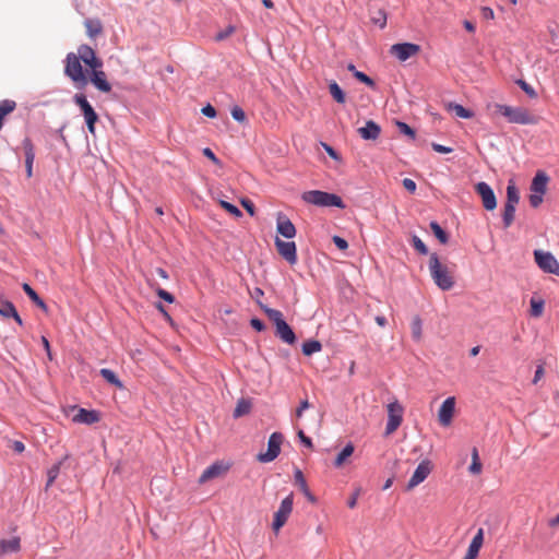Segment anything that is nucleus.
<instances>
[{
  "mask_svg": "<svg viewBox=\"0 0 559 559\" xmlns=\"http://www.w3.org/2000/svg\"><path fill=\"white\" fill-rule=\"evenodd\" d=\"M95 51L90 45L82 44L78 47V53L69 52L66 57L64 75L68 76L78 88H84L88 83V70H84V52Z\"/></svg>",
  "mask_w": 559,
  "mask_h": 559,
  "instance_id": "f257e3e1",
  "label": "nucleus"
},
{
  "mask_svg": "<svg viewBox=\"0 0 559 559\" xmlns=\"http://www.w3.org/2000/svg\"><path fill=\"white\" fill-rule=\"evenodd\" d=\"M84 64L90 69L88 82H91L95 88L103 93H109L111 91V84L108 82L105 72L102 70L103 60L97 57L95 51L91 53L84 52Z\"/></svg>",
  "mask_w": 559,
  "mask_h": 559,
  "instance_id": "f03ea898",
  "label": "nucleus"
},
{
  "mask_svg": "<svg viewBox=\"0 0 559 559\" xmlns=\"http://www.w3.org/2000/svg\"><path fill=\"white\" fill-rule=\"evenodd\" d=\"M301 200L318 207H336L344 210L346 207L343 199L333 192L322 190H308L301 193Z\"/></svg>",
  "mask_w": 559,
  "mask_h": 559,
  "instance_id": "7ed1b4c3",
  "label": "nucleus"
},
{
  "mask_svg": "<svg viewBox=\"0 0 559 559\" xmlns=\"http://www.w3.org/2000/svg\"><path fill=\"white\" fill-rule=\"evenodd\" d=\"M497 112L503 116L508 122L531 126L538 122V118L523 107H513L504 104L495 105Z\"/></svg>",
  "mask_w": 559,
  "mask_h": 559,
  "instance_id": "20e7f679",
  "label": "nucleus"
},
{
  "mask_svg": "<svg viewBox=\"0 0 559 559\" xmlns=\"http://www.w3.org/2000/svg\"><path fill=\"white\" fill-rule=\"evenodd\" d=\"M429 271L435 284L441 290H450L453 287V277L448 272L447 266L441 264L437 253L430 254Z\"/></svg>",
  "mask_w": 559,
  "mask_h": 559,
  "instance_id": "39448f33",
  "label": "nucleus"
},
{
  "mask_svg": "<svg viewBox=\"0 0 559 559\" xmlns=\"http://www.w3.org/2000/svg\"><path fill=\"white\" fill-rule=\"evenodd\" d=\"M74 104L80 108L81 114L84 117L86 128L91 134H95L96 123L99 119L98 114L94 107L87 100L86 96L82 93H76L73 96Z\"/></svg>",
  "mask_w": 559,
  "mask_h": 559,
  "instance_id": "423d86ee",
  "label": "nucleus"
},
{
  "mask_svg": "<svg viewBox=\"0 0 559 559\" xmlns=\"http://www.w3.org/2000/svg\"><path fill=\"white\" fill-rule=\"evenodd\" d=\"M284 436L282 432L275 431L273 432L267 440V449L265 452H260L257 455V460L260 463H270L273 462L281 453V445L283 442Z\"/></svg>",
  "mask_w": 559,
  "mask_h": 559,
  "instance_id": "0eeeda50",
  "label": "nucleus"
},
{
  "mask_svg": "<svg viewBox=\"0 0 559 559\" xmlns=\"http://www.w3.org/2000/svg\"><path fill=\"white\" fill-rule=\"evenodd\" d=\"M534 260L543 272L559 276V262L551 252L536 249Z\"/></svg>",
  "mask_w": 559,
  "mask_h": 559,
  "instance_id": "6e6552de",
  "label": "nucleus"
},
{
  "mask_svg": "<svg viewBox=\"0 0 559 559\" xmlns=\"http://www.w3.org/2000/svg\"><path fill=\"white\" fill-rule=\"evenodd\" d=\"M293 504L294 495L290 492L286 498L282 500L278 510L274 513L272 528L275 532L280 531L287 522V519L293 511Z\"/></svg>",
  "mask_w": 559,
  "mask_h": 559,
  "instance_id": "1a4fd4ad",
  "label": "nucleus"
},
{
  "mask_svg": "<svg viewBox=\"0 0 559 559\" xmlns=\"http://www.w3.org/2000/svg\"><path fill=\"white\" fill-rule=\"evenodd\" d=\"M404 408L399 401H393L388 405V421L385 426V435L393 433L403 421Z\"/></svg>",
  "mask_w": 559,
  "mask_h": 559,
  "instance_id": "9d476101",
  "label": "nucleus"
},
{
  "mask_svg": "<svg viewBox=\"0 0 559 559\" xmlns=\"http://www.w3.org/2000/svg\"><path fill=\"white\" fill-rule=\"evenodd\" d=\"M475 192L480 197L486 211H493L497 207V198L490 185L479 181L475 185Z\"/></svg>",
  "mask_w": 559,
  "mask_h": 559,
  "instance_id": "9b49d317",
  "label": "nucleus"
},
{
  "mask_svg": "<svg viewBox=\"0 0 559 559\" xmlns=\"http://www.w3.org/2000/svg\"><path fill=\"white\" fill-rule=\"evenodd\" d=\"M274 245L277 249L278 254L287 261L290 265L297 263V246L295 241H284L278 237H275Z\"/></svg>",
  "mask_w": 559,
  "mask_h": 559,
  "instance_id": "f8f14e48",
  "label": "nucleus"
},
{
  "mask_svg": "<svg viewBox=\"0 0 559 559\" xmlns=\"http://www.w3.org/2000/svg\"><path fill=\"white\" fill-rule=\"evenodd\" d=\"M391 53L394 55L400 61H406L411 57L420 51V46L415 43H397L391 47Z\"/></svg>",
  "mask_w": 559,
  "mask_h": 559,
  "instance_id": "ddd939ff",
  "label": "nucleus"
},
{
  "mask_svg": "<svg viewBox=\"0 0 559 559\" xmlns=\"http://www.w3.org/2000/svg\"><path fill=\"white\" fill-rule=\"evenodd\" d=\"M430 472L431 462L428 459L423 460L415 468L412 477L407 483L406 489L411 490L421 484L429 476Z\"/></svg>",
  "mask_w": 559,
  "mask_h": 559,
  "instance_id": "4468645a",
  "label": "nucleus"
},
{
  "mask_svg": "<svg viewBox=\"0 0 559 559\" xmlns=\"http://www.w3.org/2000/svg\"><path fill=\"white\" fill-rule=\"evenodd\" d=\"M276 231L286 239H292L297 234L293 222L282 212L277 213L276 216Z\"/></svg>",
  "mask_w": 559,
  "mask_h": 559,
  "instance_id": "2eb2a0df",
  "label": "nucleus"
},
{
  "mask_svg": "<svg viewBox=\"0 0 559 559\" xmlns=\"http://www.w3.org/2000/svg\"><path fill=\"white\" fill-rule=\"evenodd\" d=\"M454 411H455V397L449 396L442 402V404L439 408V412H438V417H439L440 424L443 426H448L452 420Z\"/></svg>",
  "mask_w": 559,
  "mask_h": 559,
  "instance_id": "dca6fc26",
  "label": "nucleus"
},
{
  "mask_svg": "<svg viewBox=\"0 0 559 559\" xmlns=\"http://www.w3.org/2000/svg\"><path fill=\"white\" fill-rule=\"evenodd\" d=\"M22 146L24 150L25 156V173L27 178L33 177V165L35 160V147L29 138H24L22 141Z\"/></svg>",
  "mask_w": 559,
  "mask_h": 559,
  "instance_id": "f3484780",
  "label": "nucleus"
},
{
  "mask_svg": "<svg viewBox=\"0 0 559 559\" xmlns=\"http://www.w3.org/2000/svg\"><path fill=\"white\" fill-rule=\"evenodd\" d=\"M99 419L100 414L98 411L80 407L78 414L73 417L72 420L79 424L93 425L98 423Z\"/></svg>",
  "mask_w": 559,
  "mask_h": 559,
  "instance_id": "a211bd4d",
  "label": "nucleus"
},
{
  "mask_svg": "<svg viewBox=\"0 0 559 559\" xmlns=\"http://www.w3.org/2000/svg\"><path fill=\"white\" fill-rule=\"evenodd\" d=\"M358 133L366 141L377 140L381 133V128L376 121L368 120L364 127L358 129Z\"/></svg>",
  "mask_w": 559,
  "mask_h": 559,
  "instance_id": "6ab92c4d",
  "label": "nucleus"
},
{
  "mask_svg": "<svg viewBox=\"0 0 559 559\" xmlns=\"http://www.w3.org/2000/svg\"><path fill=\"white\" fill-rule=\"evenodd\" d=\"M275 329V335L280 337L284 343L294 345L297 342V336L286 320L278 324Z\"/></svg>",
  "mask_w": 559,
  "mask_h": 559,
  "instance_id": "aec40b11",
  "label": "nucleus"
},
{
  "mask_svg": "<svg viewBox=\"0 0 559 559\" xmlns=\"http://www.w3.org/2000/svg\"><path fill=\"white\" fill-rule=\"evenodd\" d=\"M20 550L21 538L19 536H13L12 538L9 539L3 538L0 540V558L7 555L16 554Z\"/></svg>",
  "mask_w": 559,
  "mask_h": 559,
  "instance_id": "412c9836",
  "label": "nucleus"
},
{
  "mask_svg": "<svg viewBox=\"0 0 559 559\" xmlns=\"http://www.w3.org/2000/svg\"><path fill=\"white\" fill-rule=\"evenodd\" d=\"M548 181V175L543 170H538L531 182V191L534 193L545 194Z\"/></svg>",
  "mask_w": 559,
  "mask_h": 559,
  "instance_id": "4be33fe9",
  "label": "nucleus"
},
{
  "mask_svg": "<svg viewBox=\"0 0 559 559\" xmlns=\"http://www.w3.org/2000/svg\"><path fill=\"white\" fill-rule=\"evenodd\" d=\"M294 479H295L296 485L299 487L300 491L307 498V500L309 502H311V503H316L317 502V498L310 491V489H309V487L307 485V481L305 479V476H304L302 472L299 468L295 469Z\"/></svg>",
  "mask_w": 559,
  "mask_h": 559,
  "instance_id": "5701e85b",
  "label": "nucleus"
},
{
  "mask_svg": "<svg viewBox=\"0 0 559 559\" xmlns=\"http://www.w3.org/2000/svg\"><path fill=\"white\" fill-rule=\"evenodd\" d=\"M483 544H484V530L479 528L477 531V533L474 535V537L472 538L465 555L469 556L473 559H476L479 555V550H480Z\"/></svg>",
  "mask_w": 559,
  "mask_h": 559,
  "instance_id": "b1692460",
  "label": "nucleus"
},
{
  "mask_svg": "<svg viewBox=\"0 0 559 559\" xmlns=\"http://www.w3.org/2000/svg\"><path fill=\"white\" fill-rule=\"evenodd\" d=\"M226 468L227 467H225L222 463H218V462L211 464L201 474V476L199 478V483L203 484V483L207 481L209 479L219 476L224 471H226Z\"/></svg>",
  "mask_w": 559,
  "mask_h": 559,
  "instance_id": "393cba45",
  "label": "nucleus"
},
{
  "mask_svg": "<svg viewBox=\"0 0 559 559\" xmlns=\"http://www.w3.org/2000/svg\"><path fill=\"white\" fill-rule=\"evenodd\" d=\"M22 289L37 307H39L45 312L48 311V307L45 300L36 293V290L28 283H24L22 285Z\"/></svg>",
  "mask_w": 559,
  "mask_h": 559,
  "instance_id": "a878e982",
  "label": "nucleus"
},
{
  "mask_svg": "<svg viewBox=\"0 0 559 559\" xmlns=\"http://www.w3.org/2000/svg\"><path fill=\"white\" fill-rule=\"evenodd\" d=\"M258 305L260 309L267 316V318L274 323L275 328L285 321L284 316L280 310L270 308L260 300H258Z\"/></svg>",
  "mask_w": 559,
  "mask_h": 559,
  "instance_id": "bb28decb",
  "label": "nucleus"
},
{
  "mask_svg": "<svg viewBox=\"0 0 559 559\" xmlns=\"http://www.w3.org/2000/svg\"><path fill=\"white\" fill-rule=\"evenodd\" d=\"M329 93L337 104H345L346 94L344 90L334 80H331L328 84Z\"/></svg>",
  "mask_w": 559,
  "mask_h": 559,
  "instance_id": "cd10ccee",
  "label": "nucleus"
},
{
  "mask_svg": "<svg viewBox=\"0 0 559 559\" xmlns=\"http://www.w3.org/2000/svg\"><path fill=\"white\" fill-rule=\"evenodd\" d=\"M99 374L109 384H111L118 389L123 388L122 381L119 379V377L117 376V373L114 370H111L109 368H102L99 370Z\"/></svg>",
  "mask_w": 559,
  "mask_h": 559,
  "instance_id": "c85d7f7f",
  "label": "nucleus"
},
{
  "mask_svg": "<svg viewBox=\"0 0 559 559\" xmlns=\"http://www.w3.org/2000/svg\"><path fill=\"white\" fill-rule=\"evenodd\" d=\"M355 451V447L352 442H348L336 455L334 460V466L340 467L342 466L346 460L353 455Z\"/></svg>",
  "mask_w": 559,
  "mask_h": 559,
  "instance_id": "c756f323",
  "label": "nucleus"
},
{
  "mask_svg": "<svg viewBox=\"0 0 559 559\" xmlns=\"http://www.w3.org/2000/svg\"><path fill=\"white\" fill-rule=\"evenodd\" d=\"M519 201H520L519 189L516 188L513 180H509L508 186H507V201L504 204L516 206Z\"/></svg>",
  "mask_w": 559,
  "mask_h": 559,
  "instance_id": "7c9ffc66",
  "label": "nucleus"
},
{
  "mask_svg": "<svg viewBox=\"0 0 559 559\" xmlns=\"http://www.w3.org/2000/svg\"><path fill=\"white\" fill-rule=\"evenodd\" d=\"M429 227L435 235V237L442 243L445 245L449 241V234L448 231L437 222L431 221L429 224Z\"/></svg>",
  "mask_w": 559,
  "mask_h": 559,
  "instance_id": "2f4dec72",
  "label": "nucleus"
},
{
  "mask_svg": "<svg viewBox=\"0 0 559 559\" xmlns=\"http://www.w3.org/2000/svg\"><path fill=\"white\" fill-rule=\"evenodd\" d=\"M322 349V344L318 340H307L301 345V350L305 356H311Z\"/></svg>",
  "mask_w": 559,
  "mask_h": 559,
  "instance_id": "473e14b6",
  "label": "nucleus"
},
{
  "mask_svg": "<svg viewBox=\"0 0 559 559\" xmlns=\"http://www.w3.org/2000/svg\"><path fill=\"white\" fill-rule=\"evenodd\" d=\"M448 108L454 111V114L462 119H471L474 116V112L471 109L465 108L463 105L457 103H450Z\"/></svg>",
  "mask_w": 559,
  "mask_h": 559,
  "instance_id": "72a5a7b5",
  "label": "nucleus"
},
{
  "mask_svg": "<svg viewBox=\"0 0 559 559\" xmlns=\"http://www.w3.org/2000/svg\"><path fill=\"white\" fill-rule=\"evenodd\" d=\"M516 206L514 205H508L504 204L503 214H502V222L503 227L508 228L512 225L515 216Z\"/></svg>",
  "mask_w": 559,
  "mask_h": 559,
  "instance_id": "f704fd0d",
  "label": "nucleus"
},
{
  "mask_svg": "<svg viewBox=\"0 0 559 559\" xmlns=\"http://www.w3.org/2000/svg\"><path fill=\"white\" fill-rule=\"evenodd\" d=\"M251 409V403L248 400L240 399L234 409L233 416L235 418L241 417L243 415H247Z\"/></svg>",
  "mask_w": 559,
  "mask_h": 559,
  "instance_id": "c9c22d12",
  "label": "nucleus"
},
{
  "mask_svg": "<svg viewBox=\"0 0 559 559\" xmlns=\"http://www.w3.org/2000/svg\"><path fill=\"white\" fill-rule=\"evenodd\" d=\"M411 330L413 340L419 341L421 338L423 333V321L418 316L413 318L411 323Z\"/></svg>",
  "mask_w": 559,
  "mask_h": 559,
  "instance_id": "e433bc0d",
  "label": "nucleus"
},
{
  "mask_svg": "<svg viewBox=\"0 0 559 559\" xmlns=\"http://www.w3.org/2000/svg\"><path fill=\"white\" fill-rule=\"evenodd\" d=\"M15 313V306L10 300L0 298V316L9 319L10 314Z\"/></svg>",
  "mask_w": 559,
  "mask_h": 559,
  "instance_id": "4c0bfd02",
  "label": "nucleus"
},
{
  "mask_svg": "<svg viewBox=\"0 0 559 559\" xmlns=\"http://www.w3.org/2000/svg\"><path fill=\"white\" fill-rule=\"evenodd\" d=\"M531 316L532 317H540L544 311L545 301L543 299L532 298L531 301Z\"/></svg>",
  "mask_w": 559,
  "mask_h": 559,
  "instance_id": "58836bf2",
  "label": "nucleus"
},
{
  "mask_svg": "<svg viewBox=\"0 0 559 559\" xmlns=\"http://www.w3.org/2000/svg\"><path fill=\"white\" fill-rule=\"evenodd\" d=\"M388 14L384 9H379L376 14L371 17V22L374 25H378L380 28H384L386 26Z\"/></svg>",
  "mask_w": 559,
  "mask_h": 559,
  "instance_id": "ea45409f",
  "label": "nucleus"
},
{
  "mask_svg": "<svg viewBox=\"0 0 559 559\" xmlns=\"http://www.w3.org/2000/svg\"><path fill=\"white\" fill-rule=\"evenodd\" d=\"M354 78H355L358 82H360V83H362V84L367 85L368 87H370V88H372V90H374V88H376V86H377V85H376L374 80H373L372 78H370L369 75H367V74H366L365 72H362V71H355V72H354Z\"/></svg>",
  "mask_w": 559,
  "mask_h": 559,
  "instance_id": "a19ab883",
  "label": "nucleus"
},
{
  "mask_svg": "<svg viewBox=\"0 0 559 559\" xmlns=\"http://www.w3.org/2000/svg\"><path fill=\"white\" fill-rule=\"evenodd\" d=\"M412 246L421 255H427L429 253L428 247L417 235H413Z\"/></svg>",
  "mask_w": 559,
  "mask_h": 559,
  "instance_id": "79ce46f5",
  "label": "nucleus"
},
{
  "mask_svg": "<svg viewBox=\"0 0 559 559\" xmlns=\"http://www.w3.org/2000/svg\"><path fill=\"white\" fill-rule=\"evenodd\" d=\"M219 204L230 215H233L235 217H241L242 216V212H241V210L237 205H235V204H233V203H230L228 201H224V200H221Z\"/></svg>",
  "mask_w": 559,
  "mask_h": 559,
  "instance_id": "37998d69",
  "label": "nucleus"
},
{
  "mask_svg": "<svg viewBox=\"0 0 559 559\" xmlns=\"http://www.w3.org/2000/svg\"><path fill=\"white\" fill-rule=\"evenodd\" d=\"M396 127L400 133L411 138L412 140H415L416 131L409 124L404 121H396Z\"/></svg>",
  "mask_w": 559,
  "mask_h": 559,
  "instance_id": "c03bdc74",
  "label": "nucleus"
},
{
  "mask_svg": "<svg viewBox=\"0 0 559 559\" xmlns=\"http://www.w3.org/2000/svg\"><path fill=\"white\" fill-rule=\"evenodd\" d=\"M230 115H231L233 119L239 123H243L247 120L246 112L238 105H235L234 107H231Z\"/></svg>",
  "mask_w": 559,
  "mask_h": 559,
  "instance_id": "a18cd8bd",
  "label": "nucleus"
},
{
  "mask_svg": "<svg viewBox=\"0 0 559 559\" xmlns=\"http://www.w3.org/2000/svg\"><path fill=\"white\" fill-rule=\"evenodd\" d=\"M516 84L530 98L537 97L536 91L525 80L520 79L516 81Z\"/></svg>",
  "mask_w": 559,
  "mask_h": 559,
  "instance_id": "49530a36",
  "label": "nucleus"
},
{
  "mask_svg": "<svg viewBox=\"0 0 559 559\" xmlns=\"http://www.w3.org/2000/svg\"><path fill=\"white\" fill-rule=\"evenodd\" d=\"M60 466H61V462H58L57 464L52 465L48 469V473H47L48 479H47L46 487L51 486L52 483L56 480V478L58 477L59 472H60Z\"/></svg>",
  "mask_w": 559,
  "mask_h": 559,
  "instance_id": "de8ad7c7",
  "label": "nucleus"
},
{
  "mask_svg": "<svg viewBox=\"0 0 559 559\" xmlns=\"http://www.w3.org/2000/svg\"><path fill=\"white\" fill-rule=\"evenodd\" d=\"M321 146L325 151V153L334 160L340 162L342 159L341 155L337 153V151L332 147L330 144L325 142H321Z\"/></svg>",
  "mask_w": 559,
  "mask_h": 559,
  "instance_id": "09e8293b",
  "label": "nucleus"
},
{
  "mask_svg": "<svg viewBox=\"0 0 559 559\" xmlns=\"http://www.w3.org/2000/svg\"><path fill=\"white\" fill-rule=\"evenodd\" d=\"M156 295L163 299L164 301L168 302V304H173L175 302V296L169 293L168 290L164 289V288H157L156 289Z\"/></svg>",
  "mask_w": 559,
  "mask_h": 559,
  "instance_id": "8fccbe9b",
  "label": "nucleus"
},
{
  "mask_svg": "<svg viewBox=\"0 0 559 559\" xmlns=\"http://www.w3.org/2000/svg\"><path fill=\"white\" fill-rule=\"evenodd\" d=\"M250 325L257 332H263L266 329L264 321L255 317L250 319Z\"/></svg>",
  "mask_w": 559,
  "mask_h": 559,
  "instance_id": "3c124183",
  "label": "nucleus"
},
{
  "mask_svg": "<svg viewBox=\"0 0 559 559\" xmlns=\"http://www.w3.org/2000/svg\"><path fill=\"white\" fill-rule=\"evenodd\" d=\"M201 114L211 119H213L217 116V111H216L215 107L212 106L210 103L201 108Z\"/></svg>",
  "mask_w": 559,
  "mask_h": 559,
  "instance_id": "603ef678",
  "label": "nucleus"
},
{
  "mask_svg": "<svg viewBox=\"0 0 559 559\" xmlns=\"http://www.w3.org/2000/svg\"><path fill=\"white\" fill-rule=\"evenodd\" d=\"M298 439L304 447H306L308 449L313 448L312 439L310 437L306 436V433L302 430L298 431Z\"/></svg>",
  "mask_w": 559,
  "mask_h": 559,
  "instance_id": "864d4df0",
  "label": "nucleus"
},
{
  "mask_svg": "<svg viewBox=\"0 0 559 559\" xmlns=\"http://www.w3.org/2000/svg\"><path fill=\"white\" fill-rule=\"evenodd\" d=\"M332 240L335 247L340 250H346L348 248L347 240L341 236L335 235L333 236Z\"/></svg>",
  "mask_w": 559,
  "mask_h": 559,
  "instance_id": "5fc2aeb1",
  "label": "nucleus"
},
{
  "mask_svg": "<svg viewBox=\"0 0 559 559\" xmlns=\"http://www.w3.org/2000/svg\"><path fill=\"white\" fill-rule=\"evenodd\" d=\"M402 183H403V187L405 188V190L408 191L409 193L416 192L417 185L413 179L404 178Z\"/></svg>",
  "mask_w": 559,
  "mask_h": 559,
  "instance_id": "6e6d98bb",
  "label": "nucleus"
},
{
  "mask_svg": "<svg viewBox=\"0 0 559 559\" xmlns=\"http://www.w3.org/2000/svg\"><path fill=\"white\" fill-rule=\"evenodd\" d=\"M431 147L435 152L440 153V154H449V153L453 152V147L445 146V145L435 143V142L431 144Z\"/></svg>",
  "mask_w": 559,
  "mask_h": 559,
  "instance_id": "4d7b16f0",
  "label": "nucleus"
},
{
  "mask_svg": "<svg viewBox=\"0 0 559 559\" xmlns=\"http://www.w3.org/2000/svg\"><path fill=\"white\" fill-rule=\"evenodd\" d=\"M40 342H41V345L47 354V357L48 359L51 361L53 360V355H52V352H51V347H50V343H49V340L46 337V336H41L40 337Z\"/></svg>",
  "mask_w": 559,
  "mask_h": 559,
  "instance_id": "13d9d810",
  "label": "nucleus"
},
{
  "mask_svg": "<svg viewBox=\"0 0 559 559\" xmlns=\"http://www.w3.org/2000/svg\"><path fill=\"white\" fill-rule=\"evenodd\" d=\"M241 205L245 207V210L248 212L250 216H253L255 214V206L251 200L242 199Z\"/></svg>",
  "mask_w": 559,
  "mask_h": 559,
  "instance_id": "bf43d9fd",
  "label": "nucleus"
},
{
  "mask_svg": "<svg viewBox=\"0 0 559 559\" xmlns=\"http://www.w3.org/2000/svg\"><path fill=\"white\" fill-rule=\"evenodd\" d=\"M67 124L63 123L60 128H58L55 133H56V136L57 139L64 145V146H69L68 144V140L63 133L64 129H66Z\"/></svg>",
  "mask_w": 559,
  "mask_h": 559,
  "instance_id": "052dcab7",
  "label": "nucleus"
},
{
  "mask_svg": "<svg viewBox=\"0 0 559 559\" xmlns=\"http://www.w3.org/2000/svg\"><path fill=\"white\" fill-rule=\"evenodd\" d=\"M543 195L544 194L532 192V194L530 195V204H531V206L532 207H538L540 205V203L543 202Z\"/></svg>",
  "mask_w": 559,
  "mask_h": 559,
  "instance_id": "680f3d73",
  "label": "nucleus"
},
{
  "mask_svg": "<svg viewBox=\"0 0 559 559\" xmlns=\"http://www.w3.org/2000/svg\"><path fill=\"white\" fill-rule=\"evenodd\" d=\"M480 12H481L483 19H485V20H493L495 19V12L489 7H481Z\"/></svg>",
  "mask_w": 559,
  "mask_h": 559,
  "instance_id": "e2e57ef3",
  "label": "nucleus"
},
{
  "mask_svg": "<svg viewBox=\"0 0 559 559\" xmlns=\"http://www.w3.org/2000/svg\"><path fill=\"white\" fill-rule=\"evenodd\" d=\"M203 155L211 159L214 164H221V160L210 147L203 148Z\"/></svg>",
  "mask_w": 559,
  "mask_h": 559,
  "instance_id": "0e129e2a",
  "label": "nucleus"
},
{
  "mask_svg": "<svg viewBox=\"0 0 559 559\" xmlns=\"http://www.w3.org/2000/svg\"><path fill=\"white\" fill-rule=\"evenodd\" d=\"M310 407L308 400L300 401L298 408L296 409V416L300 418L306 409Z\"/></svg>",
  "mask_w": 559,
  "mask_h": 559,
  "instance_id": "69168bd1",
  "label": "nucleus"
},
{
  "mask_svg": "<svg viewBox=\"0 0 559 559\" xmlns=\"http://www.w3.org/2000/svg\"><path fill=\"white\" fill-rule=\"evenodd\" d=\"M11 448L15 453H23L25 451V444L19 440H14Z\"/></svg>",
  "mask_w": 559,
  "mask_h": 559,
  "instance_id": "338daca9",
  "label": "nucleus"
},
{
  "mask_svg": "<svg viewBox=\"0 0 559 559\" xmlns=\"http://www.w3.org/2000/svg\"><path fill=\"white\" fill-rule=\"evenodd\" d=\"M468 469L472 474H478L481 471L480 461L472 460V463H471Z\"/></svg>",
  "mask_w": 559,
  "mask_h": 559,
  "instance_id": "774afa93",
  "label": "nucleus"
}]
</instances>
